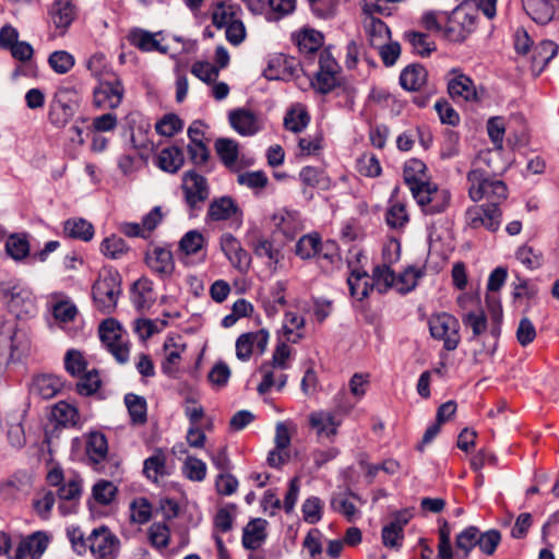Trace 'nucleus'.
Returning a JSON list of instances; mask_svg holds the SVG:
<instances>
[{
  "label": "nucleus",
  "mask_w": 559,
  "mask_h": 559,
  "mask_svg": "<svg viewBox=\"0 0 559 559\" xmlns=\"http://www.w3.org/2000/svg\"><path fill=\"white\" fill-rule=\"evenodd\" d=\"M558 0H524L525 12L538 24H547L555 15Z\"/></svg>",
  "instance_id": "nucleus-18"
},
{
  "label": "nucleus",
  "mask_w": 559,
  "mask_h": 559,
  "mask_svg": "<svg viewBox=\"0 0 559 559\" xmlns=\"http://www.w3.org/2000/svg\"><path fill=\"white\" fill-rule=\"evenodd\" d=\"M310 426L316 429L319 437H333L337 433L341 420L331 412H313L309 415Z\"/></svg>",
  "instance_id": "nucleus-19"
},
{
  "label": "nucleus",
  "mask_w": 559,
  "mask_h": 559,
  "mask_svg": "<svg viewBox=\"0 0 559 559\" xmlns=\"http://www.w3.org/2000/svg\"><path fill=\"white\" fill-rule=\"evenodd\" d=\"M53 25L67 29L75 19V7L72 0H56L50 10Z\"/></svg>",
  "instance_id": "nucleus-23"
},
{
  "label": "nucleus",
  "mask_w": 559,
  "mask_h": 559,
  "mask_svg": "<svg viewBox=\"0 0 559 559\" xmlns=\"http://www.w3.org/2000/svg\"><path fill=\"white\" fill-rule=\"evenodd\" d=\"M322 242L318 234L302 236L296 243V254L301 259H310L321 254Z\"/></svg>",
  "instance_id": "nucleus-34"
},
{
  "label": "nucleus",
  "mask_w": 559,
  "mask_h": 559,
  "mask_svg": "<svg viewBox=\"0 0 559 559\" xmlns=\"http://www.w3.org/2000/svg\"><path fill=\"white\" fill-rule=\"evenodd\" d=\"M214 147L222 163L231 168L235 166L239 155V144L236 140L229 138H218Z\"/></svg>",
  "instance_id": "nucleus-28"
},
{
  "label": "nucleus",
  "mask_w": 559,
  "mask_h": 559,
  "mask_svg": "<svg viewBox=\"0 0 559 559\" xmlns=\"http://www.w3.org/2000/svg\"><path fill=\"white\" fill-rule=\"evenodd\" d=\"M102 385L99 373L96 369H92L81 376L75 384V390L80 395L90 396L97 392Z\"/></svg>",
  "instance_id": "nucleus-41"
},
{
  "label": "nucleus",
  "mask_w": 559,
  "mask_h": 559,
  "mask_svg": "<svg viewBox=\"0 0 559 559\" xmlns=\"http://www.w3.org/2000/svg\"><path fill=\"white\" fill-rule=\"evenodd\" d=\"M185 164L183 152L178 146L163 148L158 155L156 165L166 173L176 174Z\"/></svg>",
  "instance_id": "nucleus-22"
},
{
  "label": "nucleus",
  "mask_w": 559,
  "mask_h": 559,
  "mask_svg": "<svg viewBox=\"0 0 559 559\" xmlns=\"http://www.w3.org/2000/svg\"><path fill=\"white\" fill-rule=\"evenodd\" d=\"M124 94L121 80L114 76L112 80H104L94 90L93 103L98 108L115 109L119 107Z\"/></svg>",
  "instance_id": "nucleus-9"
},
{
  "label": "nucleus",
  "mask_w": 559,
  "mask_h": 559,
  "mask_svg": "<svg viewBox=\"0 0 559 559\" xmlns=\"http://www.w3.org/2000/svg\"><path fill=\"white\" fill-rule=\"evenodd\" d=\"M457 14H450L444 25L443 35L444 37L453 43H462L467 38V31L457 23Z\"/></svg>",
  "instance_id": "nucleus-61"
},
{
  "label": "nucleus",
  "mask_w": 559,
  "mask_h": 559,
  "mask_svg": "<svg viewBox=\"0 0 559 559\" xmlns=\"http://www.w3.org/2000/svg\"><path fill=\"white\" fill-rule=\"evenodd\" d=\"M63 231L69 238L86 242L94 237L93 224L81 217L67 219L64 222Z\"/></svg>",
  "instance_id": "nucleus-25"
},
{
  "label": "nucleus",
  "mask_w": 559,
  "mask_h": 559,
  "mask_svg": "<svg viewBox=\"0 0 559 559\" xmlns=\"http://www.w3.org/2000/svg\"><path fill=\"white\" fill-rule=\"evenodd\" d=\"M515 255L516 259L530 270L540 267L544 262L542 252L527 245L520 247Z\"/></svg>",
  "instance_id": "nucleus-46"
},
{
  "label": "nucleus",
  "mask_w": 559,
  "mask_h": 559,
  "mask_svg": "<svg viewBox=\"0 0 559 559\" xmlns=\"http://www.w3.org/2000/svg\"><path fill=\"white\" fill-rule=\"evenodd\" d=\"M243 212L237 202L228 195L214 198L207 207L206 222L231 221L236 228L242 224Z\"/></svg>",
  "instance_id": "nucleus-7"
},
{
  "label": "nucleus",
  "mask_w": 559,
  "mask_h": 559,
  "mask_svg": "<svg viewBox=\"0 0 559 559\" xmlns=\"http://www.w3.org/2000/svg\"><path fill=\"white\" fill-rule=\"evenodd\" d=\"M183 127L182 120L175 114L165 115L155 126L156 132L164 136H173Z\"/></svg>",
  "instance_id": "nucleus-51"
},
{
  "label": "nucleus",
  "mask_w": 559,
  "mask_h": 559,
  "mask_svg": "<svg viewBox=\"0 0 559 559\" xmlns=\"http://www.w3.org/2000/svg\"><path fill=\"white\" fill-rule=\"evenodd\" d=\"M299 179L301 180L304 188L302 193H308V188H317L323 181V171L320 168L313 166H306L299 173Z\"/></svg>",
  "instance_id": "nucleus-58"
},
{
  "label": "nucleus",
  "mask_w": 559,
  "mask_h": 559,
  "mask_svg": "<svg viewBox=\"0 0 559 559\" xmlns=\"http://www.w3.org/2000/svg\"><path fill=\"white\" fill-rule=\"evenodd\" d=\"M133 304L138 310L150 308L153 302V283L145 277L138 280L133 284Z\"/></svg>",
  "instance_id": "nucleus-30"
},
{
  "label": "nucleus",
  "mask_w": 559,
  "mask_h": 559,
  "mask_svg": "<svg viewBox=\"0 0 559 559\" xmlns=\"http://www.w3.org/2000/svg\"><path fill=\"white\" fill-rule=\"evenodd\" d=\"M131 519L132 521L144 524L150 521L152 516V506L146 498H139L131 502Z\"/></svg>",
  "instance_id": "nucleus-62"
},
{
  "label": "nucleus",
  "mask_w": 559,
  "mask_h": 559,
  "mask_svg": "<svg viewBox=\"0 0 559 559\" xmlns=\"http://www.w3.org/2000/svg\"><path fill=\"white\" fill-rule=\"evenodd\" d=\"M428 72L424 66L413 63L402 70L400 84L406 91H419L427 82Z\"/></svg>",
  "instance_id": "nucleus-21"
},
{
  "label": "nucleus",
  "mask_w": 559,
  "mask_h": 559,
  "mask_svg": "<svg viewBox=\"0 0 559 559\" xmlns=\"http://www.w3.org/2000/svg\"><path fill=\"white\" fill-rule=\"evenodd\" d=\"M427 166L418 158L408 159L403 169V178L407 186L427 180Z\"/></svg>",
  "instance_id": "nucleus-35"
},
{
  "label": "nucleus",
  "mask_w": 559,
  "mask_h": 559,
  "mask_svg": "<svg viewBox=\"0 0 559 559\" xmlns=\"http://www.w3.org/2000/svg\"><path fill=\"white\" fill-rule=\"evenodd\" d=\"M49 544L45 532L37 531L19 544L13 559H40Z\"/></svg>",
  "instance_id": "nucleus-13"
},
{
  "label": "nucleus",
  "mask_w": 559,
  "mask_h": 559,
  "mask_svg": "<svg viewBox=\"0 0 559 559\" xmlns=\"http://www.w3.org/2000/svg\"><path fill=\"white\" fill-rule=\"evenodd\" d=\"M502 212L495 204H481L467 209L465 218L467 225L473 229L485 227L496 231L500 227Z\"/></svg>",
  "instance_id": "nucleus-8"
},
{
  "label": "nucleus",
  "mask_w": 559,
  "mask_h": 559,
  "mask_svg": "<svg viewBox=\"0 0 559 559\" xmlns=\"http://www.w3.org/2000/svg\"><path fill=\"white\" fill-rule=\"evenodd\" d=\"M267 521L261 518L251 519L243 527L242 546L249 550L258 549L267 537Z\"/></svg>",
  "instance_id": "nucleus-17"
},
{
  "label": "nucleus",
  "mask_w": 559,
  "mask_h": 559,
  "mask_svg": "<svg viewBox=\"0 0 559 559\" xmlns=\"http://www.w3.org/2000/svg\"><path fill=\"white\" fill-rule=\"evenodd\" d=\"M408 187L414 199L425 213V207H428L427 205L431 201V197L436 192L437 186L428 180H424Z\"/></svg>",
  "instance_id": "nucleus-44"
},
{
  "label": "nucleus",
  "mask_w": 559,
  "mask_h": 559,
  "mask_svg": "<svg viewBox=\"0 0 559 559\" xmlns=\"http://www.w3.org/2000/svg\"><path fill=\"white\" fill-rule=\"evenodd\" d=\"M463 324L469 326L473 330V337L483 334L487 329V317L484 311H469L463 316Z\"/></svg>",
  "instance_id": "nucleus-56"
},
{
  "label": "nucleus",
  "mask_w": 559,
  "mask_h": 559,
  "mask_svg": "<svg viewBox=\"0 0 559 559\" xmlns=\"http://www.w3.org/2000/svg\"><path fill=\"white\" fill-rule=\"evenodd\" d=\"M50 67L57 73L64 74L74 66V58L64 50L53 51L48 59Z\"/></svg>",
  "instance_id": "nucleus-57"
},
{
  "label": "nucleus",
  "mask_w": 559,
  "mask_h": 559,
  "mask_svg": "<svg viewBox=\"0 0 559 559\" xmlns=\"http://www.w3.org/2000/svg\"><path fill=\"white\" fill-rule=\"evenodd\" d=\"M451 202V194L448 190L442 189L439 190L436 189V192L431 197V201L427 205L428 207H425V214L426 215H436L443 213L450 205Z\"/></svg>",
  "instance_id": "nucleus-52"
},
{
  "label": "nucleus",
  "mask_w": 559,
  "mask_h": 559,
  "mask_svg": "<svg viewBox=\"0 0 559 559\" xmlns=\"http://www.w3.org/2000/svg\"><path fill=\"white\" fill-rule=\"evenodd\" d=\"M7 253L15 261H22L29 254V243L25 236L11 235L5 242Z\"/></svg>",
  "instance_id": "nucleus-42"
},
{
  "label": "nucleus",
  "mask_w": 559,
  "mask_h": 559,
  "mask_svg": "<svg viewBox=\"0 0 559 559\" xmlns=\"http://www.w3.org/2000/svg\"><path fill=\"white\" fill-rule=\"evenodd\" d=\"M129 251L124 239L117 235L106 237L100 243V252L112 260L119 259Z\"/></svg>",
  "instance_id": "nucleus-39"
},
{
  "label": "nucleus",
  "mask_w": 559,
  "mask_h": 559,
  "mask_svg": "<svg viewBox=\"0 0 559 559\" xmlns=\"http://www.w3.org/2000/svg\"><path fill=\"white\" fill-rule=\"evenodd\" d=\"M500 542H501V534L498 530L492 528L485 533H478L477 546L484 554H486L488 556H491L495 554Z\"/></svg>",
  "instance_id": "nucleus-60"
},
{
  "label": "nucleus",
  "mask_w": 559,
  "mask_h": 559,
  "mask_svg": "<svg viewBox=\"0 0 559 559\" xmlns=\"http://www.w3.org/2000/svg\"><path fill=\"white\" fill-rule=\"evenodd\" d=\"M181 189L183 199L191 214L200 211L202 205L210 197V186L207 179L195 170H187L182 175Z\"/></svg>",
  "instance_id": "nucleus-4"
},
{
  "label": "nucleus",
  "mask_w": 559,
  "mask_h": 559,
  "mask_svg": "<svg viewBox=\"0 0 559 559\" xmlns=\"http://www.w3.org/2000/svg\"><path fill=\"white\" fill-rule=\"evenodd\" d=\"M204 243L203 235L198 230L188 231L180 240V249L188 255L195 254Z\"/></svg>",
  "instance_id": "nucleus-63"
},
{
  "label": "nucleus",
  "mask_w": 559,
  "mask_h": 559,
  "mask_svg": "<svg viewBox=\"0 0 559 559\" xmlns=\"http://www.w3.org/2000/svg\"><path fill=\"white\" fill-rule=\"evenodd\" d=\"M331 508L341 514H343L347 521H353L357 513V508L350 502L343 493H335L331 498Z\"/></svg>",
  "instance_id": "nucleus-64"
},
{
  "label": "nucleus",
  "mask_w": 559,
  "mask_h": 559,
  "mask_svg": "<svg viewBox=\"0 0 559 559\" xmlns=\"http://www.w3.org/2000/svg\"><path fill=\"white\" fill-rule=\"evenodd\" d=\"M52 418L61 426H75L79 421V412L75 406L60 401L53 405L51 411Z\"/></svg>",
  "instance_id": "nucleus-33"
},
{
  "label": "nucleus",
  "mask_w": 559,
  "mask_h": 559,
  "mask_svg": "<svg viewBox=\"0 0 559 559\" xmlns=\"http://www.w3.org/2000/svg\"><path fill=\"white\" fill-rule=\"evenodd\" d=\"M425 272L415 266H407L395 280L394 286L401 294H407L417 286V281Z\"/></svg>",
  "instance_id": "nucleus-36"
},
{
  "label": "nucleus",
  "mask_w": 559,
  "mask_h": 559,
  "mask_svg": "<svg viewBox=\"0 0 559 559\" xmlns=\"http://www.w3.org/2000/svg\"><path fill=\"white\" fill-rule=\"evenodd\" d=\"M478 533L476 526H468L456 536L455 546L464 551V558H467L471 550L477 546Z\"/></svg>",
  "instance_id": "nucleus-48"
},
{
  "label": "nucleus",
  "mask_w": 559,
  "mask_h": 559,
  "mask_svg": "<svg viewBox=\"0 0 559 559\" xmlns=\"http://www.w3.org/2000/svg\"><path fill=\"white\" fill-rule=\"evenodd\" d=\"M269 342V332L260 329L255 332L242 333L236 341V356L239 360L247 361L250 359L254 345L260 354L266 349Z\"/></svg>",
  "instance_id": "nucleus-10"
},
{
  "label": "nucleus",
  "mask_w": 559,
  "mask_h": 559,
  "mask_svg": "<svg viewBox=\"0 0 559 559\" xmlns=\"http://www.w3.org/2000/svg\"><path fill=\"white\" fill-rule=\"evenodd\" d=\"M366 32L369 44L373 48H378L391 38V31L389 26L380 19H376L373 16L370 17L369 23L366 25Z\"/></svg>",
  "instance_id": "nucleus-32"
},
{
  "label": "nucleus",
  "mask_w": 559,
  "mask_h": 559,
  "mask_svg": "<svg viewBox=\"0 0 559 559\" xmlns=\"http://www.w3.org/2000/svg\"><path fill=\"white\" fill-rule=\"evenodd\" d=\"M310 117L307 110L301 109L298 114L295 110H289L284 118V127L294 132H301L309 123Z\"/></svg>",
  "instance_id": "nucleus-55"
},
{
  "label": "nucleus",
  "mask_w": 559,
  "mask_h": 559,
  "mask_svg": "<svg viewBox=\"0 0 559 559\" xmlns=\"http://www.w3.org/2000/svg\"><path fill=\"white\" fill-rule=\"evenodd\" d=\"M88 548L95 559H116L120 548L119 538L105 525L96 527L87 537Z\"/></svg>",
  "instance_id": "nucleus-6"
},
{
  "label": "nucleus",
  "mask_w": 559,
  "mask_h": 559,
  "mask_svg": "<svg viewBox=\"0 0 559 559\" xmlns=\"http://www.w3.org/2000/svg\"><path fill=\"white\" fill-rule=\"evenodd\" d=\"M406 40L412 45L415 52L421 57H428L436 50V44L428 40V35L420 32L405 33Z\"/></svg>",
  "instance_id": "nucleus-43"
},
{
  "label": "nucleus",
  "mask_w": 559,
  "mask_h": 559,
  "mask_svg": "<svg viewBox=\"0 0 559 559\" xmlns=\"http://www.w3.org/2000/svg\"><path fill=\"white\" fill-rule=\"evenodd\" d=\"M403 532L399 523L384 525L381 534L383 545L389 548L399 549L404 538Z\"/></svg>",
  "instance_id": "nucleus-53"
},
{
  "label": "nucleus",
  "mask_w": 559,
  "mask_h": 559,
  "mask_svg": "<svg viewBox=\"0 0 559 559\" xmlns=\"http://www.w3.org/2000/svg\"><path fill=\"white\" fill-rule=\"evenodd\" d=\"M323 44V35L314 29H305L297 37V46L300 52L311 55L319 50Z\"/></svg>",
  "instance_id": "nucleus-38"
},
{
  "label": "nucleus",
  "mask_w": 559,
  "mask_h": 559,
  "mask_svg": "<svg viewBox=\"0 0 559 559\" xmlns=\"http://www.w3.org/2000/svg\"><path fill=\"white\" fill-rule=\"evenodd\" d=\"M129 41L132 46L142 51H158L160 53L167 52V47L163 46L155 35L143 29H133L130 32Z\"/></svg>",
  "instance_id": "nucleus-26"
},
{
  "label": "nucleus",
  "mask_w": 559,
  "mask_h": 559,
  "mask_svg": "<svg viewBox=\"0 0 559 559\" xmlns=\"http://www.w3.org/2000/svg\"><path fill=\"white\" fill-rule=\"evenodd\" d=\"M121 332L120 323L114 318L105 319L98 326L102 342L118 362L124 364L129 359V346L127 343L122 342Z\"/></svg>",
  "instance_id": "nucleus-5"
},
{
  "label": "nucleus",
  "mask_w": 559,
  "mask_h": 559,
  "mask_svg": "<svg viewBox=\"0 0 559 559\" xmlns=\"http://www.w3.org/2000/svg\"><path fill=\"white\" fill-rule=\"evenodd\" d=\"M337 74L332 72L318 71L311 81L312 87L320 94H328L338 85Z\"/></svg>",
  "instance_id": "nucleus-50"
},
{
  "label": "nucleus",
  "mask_w": 559,
  "mask_h": 559,
  "mask_svg": "<svg viewBox=\"0 0 559 559\" xmlns=\"http://www.w3.org/2000/svg\"><path fill=\"white\" fill-rule=\"evenodd\" d=\"M448 91L452 98L464 100H477V92L474 82L465 74H457L448 83Z\"/></svg>",
  "instance_id": "nucleus-24"
},
{
  "label": "nucleus",
  "mask_w": 559,
  "mask_h": 559,
  "mask_svg": "<svg viewBox=\"0 0 559 559\" xmlns=\"http://www.w3.org/2000/svg\"><path fill=\"white\" fill-rule=\"evenodd\" d=\"M349 293L358 300H362L369 295V290L373 289V285L369 284V275L365 271L354 270L347 278Z\"/></svg>",
  "instance_id": "nucleus-31"
},
{
  "label": "nucleus",
  "mask_w": 559,
  "mask_h": 559,
  "mask_svg": "<svg viewBox=\"0 0 559 559\" xmlns=\"http://www.w3.org/2000/svg\"><path fill=\"white\" fill-rule=\"evenodd\" d=\"M148 538L153 547L166 548L170 542V530L165 523L155 522L148 528Z\"/></svg>",
  "instance_id": "nucleus-45"
},
{
  "label": "nucleus",
  "mask_w": 559,
  "mask_h": 559,
  "mask_svg": "<svg viewBox=\"0 0 559 559\" xmlns=\"http://www.w3.org/2000/svg\"><path fill=\"white\" fill-rule=\"evenodd\" d=\"M124 404L132 425L141 426L147 421V403L143 396L128 393L124 395Z\"/></svg>",
  "instance_id": "nucleus-27"
},
{
  "label": "nucleus",
  "mask_w": 559,
  "mask_h": 559,
  "mask_svg": "<svg viewBox=\"0 0 559 559\" xmlns=\"http://www.w3.org/2000/svg\"><path fill=\"white\" fill-rule=\"evenodd\" d=\"M467 181L469 183L468 195L474 201H480L486 198V204H500L508 198V187L502 180L491 179L489 174L484 169H472L467 173Z\"/></svg>",
  "instance_id": "nucleus-1"
},
{
  "label": "nucleus",
  "mask_w": 559,
  "mask_h": 559,
  "mask_svg": "<svg viewBox=\"0 0 559 559\" xmlns=\"http://www.w3.org/2000/svg\"><path fill=\"white\" fill-rule=\"evenodd\" d=\"M429 331L435 340L443 341L445 350H454L461 341L459 320L447 312L431 316L429 321Z\"/></svg>",
  "instance_id": "nucleus-3"
},
{
  "label": "nucleus",
  "mask_w": 559,
  "mask_h": 559,
  "mask_svg": "<svg viewBox=\"0 0 559 559\" xmlns=\"http://www.w3.org/2000/svg\"><path fill=\"white\" fill-rule=\"evenodd\" d=\"M230 126L243 136H251L255 134L259 130L258 118L249 109L246 108H237L229 112L228 115Z\"/></svg>",
  "instance_id": "nucleus-14"
},
{
  "label": "nucleus",
  "mask_w": 559,
  "mask_h": 559,
  "mask_svg": "<svg viewBox=\"0 0 559 559\" xmlns=\"http://www.w3.org/2000/svg\"><path fill=\"white\" fill-rule=\"evenodd\" d=\"M86 454L91 465L96 471H102L99 465L107 459L108 443L104 433L99 431H93L88 435L86 441Z\"/></svg>",
  "instance_id": "nucleus-16"
},
{
  "label": "nucleus",
  "mask_w": 559,
  "mask_h": 559,
  "mask_svg": "<svg viewBox=\"0 0 559 559\" xmlns=\"http://www.w3.org/2000/svg\"><path fill=\"white\" fill-rule=\"evenodd\" d=\"M323 502L318 497L305 500L301 507L302 518L307 523L316 524L322 519Z\"/></svg>",
  "instance_id": "nucleus-49"
},
{
  "label": "nucleus",
  "mask_w": 559,
  "mask_h": 559,
  "mask_svg": "<svg viewBox=\"0 0 559 559\" xmlns=\"http://www.w3.org/2000/svg\"><path fill=\"white\" fill-rule=\"evenodd\" d=\"M121 275L117 271L104 270L92 286V298L97 310L110 314L116 310L121 294Z\"/></svg>",
  "instance_id": "nucleus-2"
},
{
  "label": "nucleus",
  "mask_w": 559,
  "mask_h": 559,
  "mask_svg": "<svg viewBox=\"0 0 559 559\" xmlns=\"http://www.w3.org/2000/svg\"><path fill=\"white\" fill-rule=\"evenodd\" d=\"M78 107L76 102L58 94L49 105L48 120L55 128L63 129L74 117Z\"/></svg>",
  "instance_id": "nucleus-11"
},
{
  "label": "nucleus",
  "mask_w": 559,
  "mask_h": 559,
  "mask_svg": "<svg viewBox=\"0 0 559 559\" xmlns=\"http://www.w3.org/2000/svg\"><path fill=\"white\" fill-rule=\"evenodd\" d=\"M86 365V360L79 350L70 349L67 352L64 357V368L71 376H81L85 371Z\"/></svg>",
  "instance_id": "nucleus-59"
},
{
  "label": "nucleus",
  "mask_w": 559,
  "mask_h": 559,
  "mask_svg": "<svg viewBox=\"0 0 559 559\" xmlns=\"http://www.w3.org/2000/svg\"><path fill=\"white\" fill-rule=\"evenodd\" d=\"M145 263L162 278L169 277L175 270L171 250L159 246L146 251Z\"/></svg>",
  "instance_id": "nucleus-12"
},
{
  "label": "nucleus",
  "mask_w": 559,
  "mask_h": 559,
  "mask_svg": "<svg viewBox=\"0 0 559 559\" xmlns=\"http://www.w3.org/2000/svg\"><path fill=\"white\" fill-rule=\"evenodd\" d=\"M31 293L25 287L13 282L0 283V299L8 304L9 308L16 310L29 300Z\"/></svg>",
  "instance_id": "nucleus-20"
},
{
  "label": "nucleus",
  "mask_w": 559,
  "mask_h": 559,
  "mask_svg": "<svg viewBox=\"0 0 559 559\" xmlns=\"http://www.w3.org/2000/svg\"><path fill=\"white\" fill-rule=\"evenodd\" d=\"M237 182L251 190H262L269 183V178L262 170L245 171L238 175Z\"/></svg>",
  "instance_id": "nucleus-47"
},
{
  "label": "nucleus",
  "mask_w": 559,
  "mask_h": 559,
  "mask_svg": "<svg viewBox=\"0 0 559 559\" xmlns=\"http://www.w3.org/2000/svg\"><path fill=\"white\" fill-rule=\"evenodd\" d=\"M395 280V273L389 265H377L372 272L373 283L371 285H373L380 294H383L394 286Z\"/></svg>",
  "instance_id": "nucleus-37"
},
{
  "label": "nucleus",
  "mask_w": 559,
  "mask_h": 559,
  "mask_svg": "<svg viewBox=\"0 0 559 559\" xmlns=\"http://www.w3.org/2000/svg\"><path fill=\"white\" fill-rule=\"evenodd\" d=\"M118 493V488L109 480H98L92 488L94 500L100 506L110 504Z\"/></svg>",
  "instance_id": "nucleus-40"
},
{
  "label": "nucleus",
  "mask_w": 559,
  "mask_h": 559,
  "mask_svg": "<svg viewBox=\"0 0 559 559\" xmlns=\"http://www.w3.org/2000/svg\"><path fill=\"white\" fill-rule=\"evenodd\" d=\"M182 471L190 480L202 481L206 475V465L194 456H188L183 463Z\"/></svg>",
  "instance_id": "nucleus-54"
},
{
  "label": "nucleus",
  "mask_w": 559,
  "mask_h": 559,
  "mask_svg": "<svg viewBox=\"0 0 559 559\" xmlns=\"http://www.w3.org/2000/svg\"><path fill=\"white\" fill-rule=\"evenodd\" d=\"M143 474L152 481H157L159 476L168 475L166 471V456L162 449H156L143 463Z\"/></svg>",
  "instance_id": "nucleus-29"
},
{
  "label": "nucleus",
  "mask_w": 559,
  "mask_h": 559,
  "mask_svg": "<svg viewBox=\"0 0 559 559\" xmlns=\"http://www.w3.org/2000/svg\"><path fill=\"white\" fill-rule=\"evenodd\" d=\"M66 383L60 377L53 374H39L34 377L31 392L44 400H50L62 391Z\"/></svg>",
  "instance_id": "nucleus-15"
}]
</instances>
